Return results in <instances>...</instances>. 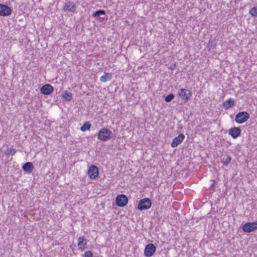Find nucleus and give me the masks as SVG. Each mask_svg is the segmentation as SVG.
Wrapping results in <instances>:
<instances>
[{"label": "nucleus", "instance_id": "5701e85b", "mask_svg": "<svg viewBox=\"0 0 257 257\" xmlns=\"http://www.w3.org/2000/svg\"><path fill=\"white\" fill-rule=\"evenodd\" d=\"M249 14L254 17H257V6L254 7L249 11Z\"/></svg>", "mask_w": 257, "mask_h": 257}, {"label": "nucleus", "instance_id": "f03ea898", "mask_svg": "<svg viewBox=\"0 0 257 257\" xmlns=\"http://www.w3.org/2000/svg\"><path fill=\"white\" fill-rule=\"evenodd\" d=\"M152 206V201L149 198H145L141 199L138 204V209L141 211L147 210L151 208Z\"/></svg>", "mask_w": 257, "mask_h": 257}, {"label": "nucleus", "instance_id": "4468645a", "mask_svg": "<svg viewBox=\"0 0 257 257\" xmlns=\"http://www.w3.org/2000/svg\"><path fill=\"white\" fill-rule=\"evenodd\" d=\"M98 169L94 165L90 166L88 171L89 177H98Z\"/></svg>", "mask_w": 257, "mask_h": 257}, {"label": "nucleus", "instance_id": "a878e982", "mask_svg": "<svg viewBox=\"0 0 257 257\" xmlns=\"http://www.w3.org/2000/svg\"><path fill=\"white\" fill-rule=\"evenodd\" d=\"M83 257H93L92 252L90 250L86 251L85 252Z\"/></svg>", "mask_w": 257, "mask_h": 257}, {"label": "nucleus", "instance_id": "393cba45", "mask_svg": "<svg viewBox=\"0 0 257 257\" xmlns=\"http://www.w3.org/2000/svg\"><path fill=\"white\" fill-rule=\"evenodd\" d=\"M15 153H16V151L14 149H12V148L7 150L5 152L6 155H8V156L10 155H13Z\"/></svg>", "mask_w": 257, "mask_h": 257}, {"label": "nucleus", "instance_id": "dca6fc26", "mask_svg": "<svg viewBox=\"0 0 257 257\" xmlns=\"http://www.w3.org/2000/svg\"><path fill=\"white\" fill-rule=\"evenodd\" d=\"M223 105L226 110L228 109L234 105V100L232 98H229L225 101L223 102Z\"/></svg>", "mask_w": 257, "mask_h": 257}, {"label": "nucleus", "instance_id": "9d476101", "mask_svg": "<svg viewBox=\"0 0 257 257\" xmlns=\"http://www.w3.org/2000/svg\"><path fill=\"white\" fill-rule=\"evenodd\" d=\"M241 130L239 127H233L229 130V134L233 138L236 139L241 135Z\"/></svg>", "mask_w": 257, "mask_h": 257}, {"label": "nucleus", "instance_id": "2eb2a0df", "mask_svg": "<svg viewBox=\"0 0 257 257\" xmlns=\"http://www.w3.org/2000/svg\"><path fill=\"white\" fill-rule=\"evenodd\" d=\"M65 11L74 13L76 10L75 5L71 2L66 3L63 8Z\"/></svg>", "mask_w": 257, "mask_h": 257}, {"label": "nucleus", "instance_id": "bb28decb", "mask_svg": "<svg viewBox=\"0 0 257 257\" xmlns=\"http://www.w3.org/2000/svg\"><path fill=\"white\" fill-rule=\"evenodd\" d=\"M213 183L212 184V185L210 186V189H211V190H213L214 191L215 188H214V184H215V181L214 180H213Z\"/></svg>", "mask_w": 257, "mask_h": 257}, {"label": "nucleus", "instance_id": "b1692460", "mask_svg": "<svg viewBox=\"0 0 257 257\" xmlns=\"http://www.w3.org/2000/svg\"><path fill=\"white\" fill-rule=\"evenodd\" d=\"M174 98V95L173 94H170L168 95L165 98V100L166 102H170L173 98Z\"/></svg>", "mask_w": 257, "mask_h": 257}, {"label": "nucleus", "instance_id": "f8f14e48", "mask_svg": "<svg viewBox=\"0 0 257 257\" xmlns=\"http://www.w3.org/2000/svg\"><path fill=\"white\" fill-rule=\"evenodd\" d=\"M93 17L96 19H99L100 22H103L106 20L105 12L104 10H100L96 11L93 14Z\"/></svg>", "mask_w": 257, "mask_h": 257}, {"label": "nucleus", "instance_id": "9b49d317", "mask_svg": "<svg viewBox=\"0 0 257 257\" xmlns=\"http://www.w3.org/2000/svg\"><path fill=\"white\" fill-rule=\"evenodd\" d=\"M87 240L86 239L84 238L83 236L79 237L78 238V249L83 251L85 248L86 246L87 245Z\"/></svg>", "mask_w": 257, "mask_h": 257}, {"label": "nucleus", "instance_id": "0eeeda50", "mask_svg": "<svg viewBox=\"0 0 257 257\" xmlns=\"http://www.w3.org/2000/svg\"><path fill=\"white\" fill-rule=\"evenodd\" d=\"M178 95L182 100L188 101L192 96V93L189 90L181 88L178 92Z\"/></svg>", "mask_w": 257, "mask_h": 257}, {"label": "nucleus", "instance_id": "f3484780", "mask_svg": "<svg viewBox=\"0 0 257 257\" xmlns=\"http://www.w3.org/2000/svg\"><path fill=\"white\" fill-rule=\"evenodd\" d=\"M23 169L24 171L27 172L28 173L32 172L33 169H34V166L31 162H27L24 164L23 166Z\"/></svg>", "mask_w": 257, "mask_h": 257}, {"label": "nucleus", "instance_id": "423d86ee", "mask_svg": "<svg viewBox=\"0 0 257 257\" xmlns=\"http://www.w3.org/2000/svg\"><path fill=\"white\" fill-rule=\"evenodd\" d=\"M156 250V246L153 243H149L145 246L144 254L147 257H151L154 254Z\"/></svg>", "mask_w": 257, "mask_h": 257}, {"label": "nucleus", "instance_id": "4be33fe9", "mask_svg": "<svg viewBox=\"0 0 257 257\" xmlns=\"http://www.w3.org/2000/svg\"><path fill=\"white\" fill-rule=\"evenodd\" d=\"M215 46H216V44L214 42V41H213L212 40H210L209 41L208 44H207V47H208L209 50H211V49H214L215 47Z\"/></svg>", "mask_w": 257, "mask_h": 257}, {"label": "nucleus", "instance_id": "20e7f679", "mask_svg": "<svg viewBox=\"0 0 257 257\" xmlns=\"http://www.w3.org/2000/svg\"><path fill=\"white\" fill-rule=\"evenodd\" d=\"M242 229L243 232L247 233L257 229V221L245 223L243 225Z\"/></svg>", "mask_w": 257, "mask_h": 257}, {"label": "nucleus", "instance_id": "cd10ccee", "mask_svg": "<svg viewBox=\"0 0 257 257\" xmlns=\"http://www.w3.org/2000/svg\"><path fill=\"white\" fill-rule=\"evenodd\" d=\"M90 179H96V178H94V177H93V178H90Z\"/></svg>", "mask_w": 257, "mask_h": 257}, {"label": "nucleus", "instance_id": "1a4fd4ad", "mask_svg": "<svg viewBox=\"0 0 257 257\" xmlns=\"http://www.w3.org/2000/svg\"><path fill=\"white\" fill-rule=\"evenodd\" d=\"M53 87L49 84L43 85L40 89L41 92L45 95H49L53 91Z\"/></svg>", "mask_w": 257, "mask_h": 257}, {"label": "nucleus", "instance_id": "f257e3e1", "mask_svg": "<svg viewBox=\"0 0 257 257\" xmlns=\"http://www.w3.org/2000/svg\"><path fill=\"white\" fill-rule=\"evenodd\" d=\"M98 139L102 141H106L112 138V133L109 130L103 128L97 134Z\"/></svg>", "mask_w": 257, "mask_h": 257}, {"label": "nucleus", "instance_id": "a211bd4d", "mask_svg": "<svg viewBox=\"0 0 257 257\" xmlns=\"http://www.w3.org/2000/svg\"><path fill=\"white\" fill-rule=\"evenodd\" d=\"M112 78V74L110 73H104L103 75L100 77V80L102 82H105L109 80Z\"/></svg>", "mask_w": 257, "mask_h": 257}, {"label": "nucleus", "instance_id": "6ab92c4d", "mask_svg": "<svg viewBox=\"0 0 257 257\" xmlns=\"http://www.w3.org/2000/svg\"><path fill=\"white\" fill-rule=\"evenodd\" d=\"M231 161V157L227 155H225L222 156V158L221 159V162L225 166H227L229 163Z\"/></svg>", "mask_w": 257, "mask_h": 257}, {"label": "nucleus", "instance_id": "7ed1b4c3", "mask_svg": "<svg viewBox=\"0 0 257 257\" xmlns=\"http://www.w3.org/2000/svg\"><path fill=\"white\" fill-rule=\"evenodd\" d=\"M249 114L246 111H240L237 113L235 117V121L237 123H242L249 118Z\"/></svg>", "mask_w": 257, "mask_h": 257}, {"label": "nucleus", "instance_id": "412c9836", "mask_svg": "<svg viewBox=\"0 0 257 257\" xmlns=\"http://www.w3.org/2000/svg\"><path fill=\"white\" fill-rule=\"evenodd\" d=\"M64 99L67 101H70L72 98V94L71 92L66 91L63 94Z\"/></svg>", "mask_w": 257, "mask_h": 257}, {"label": "nucleus", "instance_id": "39448f33", "mask_svg": "<svg viewBox=\"0 0 257 257\" xmlns=\"http://www.w3.org/2000/svg\"><path fill=\"white\" fill-rule=\"evenodd\" d=\"M116 204L119 207L125 206L128 202V198L124 194H120L116 197Z\"/></svg>", "mask_w": 257, "mask_h": 257}, {"label": "nucleus", "instance_id": "ddd939ff", "mask_svg": "<svg viewBox=\"0 0 257 257\" xmlns=\"http://www.w3.org/2000/svg\"><path fill=\"white\" fill-rule=\"evenodd\" d=\"M185 136L183 134H180L178 137H175L172 143L171 147L173 148H175L177 147L178 145H179L184 140Z\"/></svg>", "mask_w": 257, "mask_h": 257}, {"label": "nucleus", "instance_id": "6e6552de", "mask_svg": "<svg viewBox=\"0 0 257 257\" xmlns=\"http://www.w3.org/2000/svg\"><path fill=\"white\" fill-rule=\"evenodd\" d=\"M12 10L8 6L4 5H0V16H9L12 13Z\"/></svg>", "mask_w": 257, "mask_h": 257}, {"label": "nucleus", "instance_id": "aec40b11", "mask_svg": "<svg viewBox=\"0 0 257 257\" xmlns=\"http://www.w3.org/2000/svg\"><path fill=\"white\" fill-rule=\"evenodd\" d=\"M91 127V124L89 121H85L83 125L81 126L80 130L82 132H85L87 130H89Z\"/></svg>", "mask_w": 257, "mask_h": 257}]
</instances>
